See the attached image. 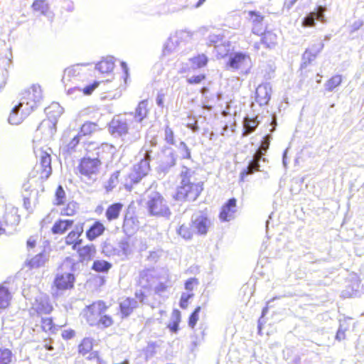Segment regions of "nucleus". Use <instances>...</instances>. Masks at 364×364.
Returning a JSON list of instances; mask_svg holds the SVG:
<instances>
[{"mask_svg": "<svg viewBox=\"0 0 364 364\" xmlns=\"http://www.w3.org/2000/svg\"><path fill=\"white\" fill-rule=\"evenodd\" d=\"M261 42L267 48H272L277 43V35L272 31H265L262 36Z\"/></svg>", "mask_w": 364, "mask_h": 364, "instance_id": "f704fd0d", "label": "nucleus"}, {"mask_svg": "<svg viewBox=\"0 0 364 364\" xmlns=\"http://www.w3.org/2000/svg\"><path fill=\"white\" fill-rule=\"evenodd\" d=\"M270 100V95L265 86L259 85L255 91V100L260 105H266Z\"/></svg>", "mask_w": 364, "mask_h": 364, "instance_id": "cd10ccee", "label": "nucleus"}, {"mask_svg": "<svg viewBox=\"0 0 364 364\" xmlns=\"http://www.w3.org/2000/svg\"><path fill=\"white\" fill-rule=\"evenodd\" d=\"M111 134L118 136H122L128 133V125L126 122L113 119L109 126Z\"/></svg>", "mask_w": 364, "mask_h": 364, "instance_id": "412c9836", "label": "nucleus"}, {"mask_svg": "<svg viewBox=\"0 0 364 364\" xmlns=\"http://www.w3.org/2000/svg\"><path fill=\"white\" fill-rule=\"evenodd\" d=\"M206 79V75L200 73L193 75L186 80L188 85H199L201 84Z\"/></svg>", "mask_w": 364, "mask_h": 364, "instance_id": "8fccbe9b", "label": "nucleus"}, {"mask_svg": "<svg viewBox=\"0 0 364 364\" xmlns=\"http://www.w3.org/2000/svg\"><path fill=\"white\" fill-rule=\"evenodd\" d=\"M164 134H165V137H164L165 141L169 144H174L176 141H175L174 134H173V130L170 127H166L164 130Z\"/></svg>", "mask_w": 364, "mask_h": 364, "instance_id": "5fc2aeb1", "label": "nucleus"}, {"mask_svg": "<svg viewBox=\"0 0 364 364\" xmlns=\"http://www.w3.org/2000/svg\"><path fill=\"white\" fill-rule=\"evenodd\" d=\"M342 82V76L336 75L331 77L324 85L325 89L328 92H332L336 87H338Z\"/></svg>", "mask_w": 364, "mask_h": 364, "instance_id": "79ce46f5", "label": "nucleus"}, {"mask_svg": "<svg viewBox=\"0 0 364 364\" xmlns=\"http://www.w3.org/2000/svg\"><path fill=\"white\" fill-rule=\"evenodd\" d=\"M124 205L122 203H114L109 205L105 211V217L107 221L111 222L119 219Z\"/></svg>", "mask_w": 364, "mask_h": 364, "instance_id": "b1692460", "label": "nucleus"}, {"mask_svg": "<svg viewBox=\"0 0 364 364\" xmlns=\"http://www.w3.org/2000/svg\"><path fill=\"white\" fill-rule=\"evenodd\" d=\"M105 146L94 142L85 148V154L78 161L76 174L81 179L95 180L100 173L104 157Z\"/></svg>", "mask_w": 364, "mask_h": 364, "instance_id": "f257e3e1", "label": "nucleus"}, {"mask_svg": "<svg viewBox=\"0 0 364 364\" xmlns=\"http://www.w3.org/2000/svg\"><path fill=\"white\" fill-rule=\"evenodd\" d=\"M99 130L97 123L85 122L80 128L79 134L81 136H90Z\"/></svg>", "mask_w": 364, "mask_h": 364, "instance_id": "473e14b6", "label": "nucleus"}, {"mask_svg": "<svg viewBox=\"0 0 364 364\" xmlns=\"http://www.w3.org/2000/svg\"><path fill=\"white\" fill-rule=\"evenodd\" d=\"M346 331V328H343V325L341 324L338 329V331L336 333V339L338 341H341L343 339H345L346 338V336H345V332Z\"/></svg>", "mask_w": 364, "mask_h": 364, "instance_id": "680f3d73", "label": "nucleus"}, {"mask_svg": "<svg viewBox=\"0 0 364 364\" xmlns=\"http://www.w3.org/2000/svg\"><path fill=\"white\" fill-rule=\"evenodd\" d=\"M31 7L33 11L38 12L42 15H46L49 11V6L46 0H35Z\"/></svg>", "mask_w": 364, "mask_h": 364, "instance_id": "ea45409f", "label": "nucleus"}, {"mask_svg": "<svg viewBox=\"0 0 364 364\" xmlns=\"http://www.w3.org/2000/svg\"><path fill=\"white\" fill-rule=\"evenodd\" d=\"M93 348V340L90 338H84L82 339L77 346V352L80 355L85 356L88 355L87 359L91 360H100V353L98 351H92Z\"/></svg>", "mask_w": 364, "mask_h": 364, "instance_id": "ddd939ff", "label": "nucleus"}, {"mask_svg": "<svg viewBox=\"0 0 364 364\" xmlns=\"http://www.w3.org/2000/svg\"><path fill=\"white\" fill-rule=\"evenodd\" d=\"M150 160L151 157L149 153L146 151L144 158L134 166L132 171L126 178L124 188L127 191H130L134 186L139 183L143 178L148 175L150 171Z\"/></svg>", "mask_w": 364, "mask_h": 364, "instance_id": "423d86ee", "label": "nucleus"}, {"mask_svg": "<svg viewBox=\"0 0 364 364\" xmlns=\"http://www.w3.org/2000/svg\"><path fill=\"white\" fill-rule=\"evenodd\" d=\"M192 227L195 233L199 235H205L208 233L211 225V220L206 213L197 215L191 220Z\"/></svg>", "mask_w": 364, "mask_h": 364, "instance_id": "f8f14e48", "label": "nucleus"}, {"mask_svg": "<svg viewBox=\"0 0 364 364\" xmlns=\"http://www.w3.org/2000/svg\"><path fill=\"white\" fill-rule=\"evenodd\" d=\"M178 149L180 150L182 159H191V151L184 142H181Z\"/></svg>", "mask_w": 364, "mask_h": 364, "instance_id": "4d7b16f0", "label": "nucleus"}, {"mask_svg": "<svg viewBox=\"0 0 364 364\" xmlns=\"http://www.w3.org/2000/svg\"><path fill=\"white\" fill-rule=\"evenodd\" d=\"M14 354L11 349L0 348V364H11L13 361Z\"/></svg>", "mask_w": 364, "mask_h": 364, "instance_id": "a19ab883", "label": "nucleus"}, {"mask_svg": "<svg viewBox=\"0 0 364 364\" xmlns=\"http://www.w3.org/2000/svg\"><path fill=\"white\" fill-rule=\"evenodd\" d=\"M87 80L85 70L79 65H73L65 69L62 81L65 85L83 83Z\"/></svg>", "mask_w": 364, "mask_h": 364, "instance_id": "1a4fd4ad", "label": "nucleus"}, {"mask_svg": "<svg viewBox=\"0 0 364 364\" xmlns=\"http://www.w3.org/2000/svg\"><path fill=\"white\" fill-rule=\"evenodd\" d=\"M101 82L94 81L92 83L86 85L82 88H79L78 90L84 95H91L97 87L100 85Z\"/></svg>", "mask_w": 364, "mask_h": 364, "instance_id": "49530a36", "label": "nucleus"}, {"mask_svg": "<svg viewBox=\"0 0 364 364\" xmlns=\"http://www.w3.org/2000/svg\"><path fill=\"white\" fill-rule=\"evenodd\" d=\"M176 36L179 39L177 43H187L191 38V33L186 31H181L176 33Z\"/></svg>", "mask_w": 364, "mask_h": 364, "instance_id": "603ef678", "label": "nucleus"}, {"mask_svg": "<svg viewBox=\"0 0 364 364\" xmlns=\"http://www.w3.org/2000/svg\"><path fill=\"white\" fill-rule=\"evenodd\" d=\"M74 251H76L80 262H87L95 257L97 250L95 244L87 243L84 245L78 246Z\"/></svg>", "mask_w": 364, "mask_h": 364, "instance_id": "2eb2a0df", "label": "nucleus"}, {"mask_svg": "<svg viewBox=\"0 0 364 364\" xmlns=\"http://www.w3.org/2000/svg\"><path fill=\"white\" fill-rule=\"evenodd\" d=\"M78 210V205L76 202H68L60 211V215L64 217H72L76 215Z\"/></svg>", "mask_w": 364, "mask_h": 364, "instance_id": "e433bc0d", "label": "nucleus"}, {"mask_svg": "<svg viewBox=\"0 0 364 364\" xmlns=\"http://www.w3.org/2000/svg\"><path fill=\"white\" fill-rule=\"evenodd\" d=\"M324 15L320 12H311L309 13L303 19L302 26L304 27H312L315 25V21H322L323 20Z\"/></svg>", "mask_w": 364, "mask_h": 364, "instance_id": "7c9ffc66", "label": "nucleus"}, {"mask_svg": "<svg viewBox=\"0 0 364 364\" xmlns=\"http://www.w3.org/2000/svg\"><path fill=\"white\" fill-rule=\"evenodd\" d=\"M81 137L82 136L79 133L75 136L67 144V150L69 151H74L79 144Z\"/></svg>", "mask_w": 364, "mask_h": 364, "instance_id": "864d4df0", "label": "nucleus"}, {"mask_svg": "<svg viewBox=\"0 0 364 364\" xmlns=\"http://www.w3.org/2000/svg\"><path fill=\"white\" fill-rule=\"evenodd\" d=\"M249 14L251 17H254V22H261L263 20V16L256 11H250Z\"/></svg>", "mask_w": 364, "mask_h": 364, "instance_id": "0e129e2a", "label": "nucleus"}, {"mask_svg": "<svg viewBox=\"0 0 364 364\" xmlns=\"http://www.w3.org/2000/svg\"><path fill=\"white\" fill-rule=\"evenodd\" d=\"M21 218L18 208L8 205L0 193V235L7 231L14 230L21 222Z\"/></svg>", "mask_w": 364, "mask_h": 364, "instance_id": "39448f33", "label": "nucleus"}, {"mask_svg": "<svg viewBox=\"0 0 364 364\" xmlns=\"http://www.w3.org/2000/svg\"><path fill=\"white\" fill-rule=\"evenodd\" d=\"M106 230L105 225L100 220H95L85 231V236L88 241H94L104 235Z\"/></svg>", "mask_w": 364, "mask_h": 364, "instance_id": "6ab92c4d", "label": "nucleus"}, {"mask_svg": "<svg viewBox=\"0 0 364 364\" xmlns=\"http://www.w3.org/2000/svg\"><path fill=\"white\" fill-rule=\"evenodd\" d=\"M13 296L11 291L4 286V284H0V312L8 309L12 301Z\"/></svg>", "mask_w": 364, "mask_h": 364, "instance_id": "4be33fe9", "label": "nucleus"}, {"mask_svg": "<svg viewBox=\"0 0 364 364\" xmlns=\"http://www.w3.org/2000/svg\"><path fill=\"white\" fill-rule=\"evenodd\" d=\"M181 322V312L174 309L171 311V320L167 324L166 327L172 333H177L180 329L179 325Z\"/></svg>", "mask_w": 364, "mask_h": 364, "instance_id": "393cba45", "label": "nucleus"}, {"mask_svg": "<svg viewBox=\"0 0 364 364\" xmlns=\"http://www.w3.org/2000/svg\"><path fill=\"white\" fill-rule=\"evenodd\" d=\"M21 105L22 102L21 101L18 105L14 107V108H16L18 116L19 118H21L22 122L33 111V109L27 105Z\"/></svg>", "mask_w": 364, "mask_h": 364, "instance_id": "37998d69", "label": "nucleus"}, {"mask_svg": "<svg viewBox=\"0 0 364 364\" xmlns=\"http://www.w3.org/2000/svg\"><path fill=\"white\" fill-rule=\"evenodd\" d=\"M109 306L102 300L93 301L85 307L82 315L90 326L98 328H108L113 325L114 320L109 315L105 314Z\"/></svg>", "mask_w": 364, "mask_h": 364, "instance_id": "7ed1b4c3", "label": "nucleus"}, {"mask_svg": "<svg viewBox=\"0 0 364 364\" xmlns=\"http://www.w3.org/2000/svg\"><path fill=\"white\" fill-rule=\"evenodd\" d=\"M38 235L30 236L26 241V247L28 250H33L35 248L38 242Z\"/></svg>", "mask_w": 364, "mask_h": 364, "instance_id": "bf43d9fd", "label": "nucleus"}, {"mask_svg": "<svg viewBox=\"0 0 364 364\" xmlns=\"http://www.w3.org/2000/svg\"><path fill=\"white\" fill-rule=\"evenodd\" d=\"M250 60L248 55L237 52L230 57L226 63V67L232 70H238L244 68Z\"/></svg>", "mask_w": 364, "mask_h": 364, "instance_id": "f3484780", "label": "nucleus"}, {"mask_svg": "<svg viewBox=\"0 0 364 364\" xmlns=\"http://www.w3.org/2000/svg\"><path fill=\"white\" fill-rule=\"evenodd\" d=\"M40 327L46 333H55L58 330L57 325L55 324L52 317L42 318Z\"/></svg>", "mask_w": 364, "mask_h": 364, "instance_id": "72a5a7b5", "label": "nucleus"}, {"mask_svg": "<svg viewBox=\"0 0 364 364\" xmlns=\"http://www.w3.org/2000/svg\"><path fill=\"white\" fill-rule=\"evenodd\" d=\"M146 208L149 215L153 217L167 218L171 215L168 202L158 192H154L149 196L146 202Z\"/></svg>", "mask_w": 364, "mask_h": 364, "instance_id": "0eeeda50", "label": "nucleus"}, {"mask_svg": "<svg viewBox=\"0 0 364 364\" xmlns=\"http://www.w3.org/2000/svg\"><path fill=\"white\" fill-rule=\"evenodd\" d=\"M112 267V264L105 260H95L92 269L97 272H107Z\"/></svg>", "mask_w": 364, "mask_h": 364, "instance_id": "58836bf2", "label": "nucleus"}, {"mask_svg": "<svg viewBox=\"0 0 364 364\" xmlns=\"http://www.w3.org/2000/svg\"><path fill=\"white\" fill-rule=\"evenodd\" d=\"M259 122L257 120V117H246L243 121V132L242 135L247 136L253 132L259 125Z\"/></svg>", "mask_w": 364, "mask_h": 364, "instance_id": "bb28decb", "label": "nucleus"}, {"mask_svg": "<svg viewBox=\"0 0 364 364\" xmlns=\"http://www.w3.org/2000/svg\"><path fill=\"white\" fill-rule=\"evenodd\" d=\"M237 199L231 198L228 199L222 206L219 213V218L222 221H229L234 218L237 213Z\"/></svg>", "mask_w": 364, "mask_h": 364, "instance_id": "4468645a", "label": "nucleus"}, {"mask_svg": "<svg viewBox=\"0 0 364 364\" xmlns=\"http://www.w3.org/2000/svg\"><path fill=\"white\" fill-rule=\"evenodd\" d=\"M323 44L322 43H319L316 45L312 46L310 48L306 49L302 55L301 69L305 68L307 65L314 60L317 54L323 49Z\"/></svg>", "mask_w": 364, "mask_h": 364, "instance_id": "aec40b11", "label": "nucleus"}, {"mask_svg": "<svg viewBox=\"0 0 364 364\" xmlns=\"http://www.w3.org/2000/svg\"><path fill=\"white\" fill-rule=\"evenodd\" d=\"M201 311V307L200 306H196L194 310L189 315L188 318V326L193 329L195 328L197 322L199 320V313Z\"/></svg>", "mask_w": 364, "mask_h": 364, "instance_id": "a18cd8bd", "label": "nucleus"}, {"mask_svg": "<svg viewBox=\"0 0 364 364\" xmlns=\"http://www.w3.org/2000/svg\"><path fill=\"white\" fill-rule=\"evenodd\" d=\"M21 105L22 102L21 101L18 105L14 107V108H16L18 116L19 118H21L22 122L33 111V109L27 105Z\"/></svg>", "mask_w": 364, "mask_h": 364, "instance_id": "c03bdc74", "label": "nucleus"}, {"mask_svg": "<svg viewBox=\"0 0 364 364\" xmlns=\"http://www.w3.org/2000/svg\"><path fill=\"white\" fill-rule=\"evenodd\" d=\"M194 294L193 293H183L181 294L179 300V306L182 309H186L188 307L189 300L193 298Z\"/></svg>", "mask_w": 364, "mask_h": 364, "instance_id": "09e8293b", "label": "nucleus"}, {"mask_svg": "<svg viewBox=\"0 0 364 364\" xmlns=\"http://www.w3.org/2000/svg\"><path fill=\"white\" fill-rule=\"evenodd\" d=\"M75 282V275L68 272H59L55 276L52 284V288L56 291H65L74 288Z\"/></svg>", "mask_w": 364, "mask_h": 364, "instance_id": "9d476101", "label": "nucleus"}, {"mask_svg": "<svg viewBox=\"0 0 364 364\" xmlns=\"http://www.w3.org/2000/svg\"><path fill=\"white\" fill-rule=\"evenodd\" d=\"M136 306V301L133 298H126L119 304V311L122 318H127L130 316Z\"/></svg>", "mask_w": 364, "mask_h": 364, "instance_id": "5701e85b", "label": "nucleus"}, {"mask_svg": "<svg viewBox=\"0 0 364 364\" xmlns=\"http://www.w3.org/2000/svg\"><path fill=\"white\" fill-rule=\"evenodd\" d=\"M181 183L173 198L181 202L196 200L203 190V183L194 176V171L185 168L180 173Z\"/></svg>", "mask_w": 364, "mask_h": 364, "instance_id": "f03ea898", "label": "nucleus"}, {"mask_svg": "<svg viewBox=\"0 0 364 364\" xmlns=\"http://www.w3.org/2000/svg\"><path fill=\"white\" fill-rule=\"evenodd\" d=\"M178 235L185 240H191L193 238L195 231L192 227V223H183L176 230Z\"/></svg>", "mask_w": 364, "mask_h": 364, "instance_id": "c85d7f7f", "label": "nucleus"}, {"mask_svg": "<svg viewBox=\"0 0 364 364\" xmlns=\"http://www.w3.org/2000/svg\"><path fill=\"white\" fill-rule=\"evenodd\" d=\"M167 289V285L164 283L159 284L155 288V292L156 294L162 293Z\"/></svg>", "mask_w": 364, "mask_h": 364, "instance_id": "338daca9", "label": "nucleus"}, {"mask_svg": "<svg viewBox=\"0 0 364 364\" xmlns=\"http://www.w3.org/2000/svg\"><path fill=\"white\" fill-rule=\"evenodd\" d=\"M199 285V280L196 277L188 279L184 283V288L189 293L193 291Z\"/></svg>", "mask_w": 364, "mask_h": 364, "instance_id": "de8ad7c7", "label": "nucleus"}, {"mask_svg": "<svg viewBox=\"0 0 364 364\" xmlns=\"http://www.w3.org/2000/svg\"><path fill=\"white\" fill-rule=\"evenodd\" d=\"M53 310V306L49 302H41L39 304L38 312L48 314Z\"/></svg>", "mask_w": 364, "mask_h": 364, "instance_id": "6e6d98bb", "label": "nucleus"}, {"mask_svg": "<svg viewBox=\"0 0 364 364\" xmlns=\"http://www.w3.org/2000/svg\"><path fill=\"white\" fill-rule=\"evenodd\" d=\"M189 62L195 68H201L207 65L208 58L204 53L198 54L189 59Z\"/></svg>", "mask_w": 364, "mask_h": 364, "instance_id": "c9c22d12", "label": "nucleus"}, {"mask_svg": "<svg viewBox=\"0 0 364 364\" xmlns=\"http://www.w3.org/2000/svg\"><path fill=\"white\" fill-rule=\"evenodd\" d=\"M75 331L71 328L63 330L61 332V336L64 340L72 339L75 336Z\"/></svg>", "mask_w": 364, "mask_h": 364, "instance_id": "052dcab7", "label": "nucleus"}, {"mask_svg": "<svg viewBox=\"0 0 364 364\" xmlns=\"http://www.w3.org/2000/svg\"><path fill=\"white\" fill-rule=\"evenodd\" d=\"M261 160L265 161V159L262 156L260 151H256L252 160L250 162L248 166L240 172V178L241 181H244L247 175L260 171L259 162Z\"/></svg>", "mask_w": 364, "mask_h": 364, "instance_id": "dca6fc26", "label": "nucleus"}, {"mask_svg": "<svg viewBox=\"0 0 364 364\" xmlns=\"http://www.w3.org/2000/svg\"><path fill=\"white\" fill-rule=\"evenodd\" d=\"M74 222L73 219L58 218L54 222L50 231L53 235H63L73 226Z\"/></svg>", "mask_w": 364, "mask_h": 364, "instance_id": "a211bd4d", "label": "nucleus"}, {"mask_svg": "<svg viewBox=\"0 0 364 364\" xmlns=\"http://www.w3.org/2000/svg\"><path fill=\"white\" fill-rule=\"evenodd\" d=\"M135 297L139 300V301L143 302L146 298V295L144 291H138L135 293Z\"/></svg>", "mask_w": 364, "mask_h": 364, "instance_id": "774afa93", "label": "nucleus"}, {"mask_svg": "<svg viewBox=\"0 0 364 364\" xmlns=\"http://www.w3.org/2000/svg\"><path fill=\"white\" fill-rule=\"evenodd\" d=\"M46 261V259L43 254H38L26 262V267L29 269H37L43 266Z\"/></svg>", "mask_w": 364, "mask_h": 364, "instance_id": "2f4dec72", "label": "nucleus"}, {"mask_svg": "<svg viewBox=\"0 0 364 364\" xmlns=\"http://www.w3.org/2000/svg\"><path fill=\"white\" fill-rule=\"evenodd\" d=\"M270 142V138L269 136H265L262 141L259 148L257 151H260L262 156H263L265 151L269 149Z\"/></svg>", "mask_w": 364, "mask_h": 364, "instance_id": "13d9d810", "label": "nucleus"}, {"mask_svg": "<svg viewBox=\"0 0 364 364\" xmlns=\"http://www.w3.org/2000/svg\"><path fill=\"white\" fill-rule=\"evenodd\" d=\"M363 21L362 20L355 21L350 26V33H353L357 31L363 26Z\"/></svg>", "mask_w": 364, "mask_h": 364, "instance_id": "e2e57ef3", "label": "nucleus"}, {"mask_svg": "<svg viewBox=\"0 0 364 364\" xmlns=\"http://www.w3.org/2000/svg\"><path fill=\"white\" fill-rule=\"evenodd\" d=\"M55 200L53 204L56 206L65 205L67 199L66 193L61 185H59L55 191Z\"/></svg>", "mask_w": 364, "mask_h": 364, "instance_id": "4c0bfd02", "label": "nucleus"}, {"mask_svg": "<svg viewBox=\"0 0 364 364\" xmlns=\"http://www.w3.org/2000/svg\"><path fill=\"white\" fill-rule=\"evenodd\" d=\"M205 1L206 0H198L196 3L191 2L186 6V7H189L191 9H198L205 2Z\"/></svg>", "mask_w": 364, "mask_h": 364, "instance_id": "69168bd1", "label": "nucleus"}, {"mask_svg": "<svg viewBox=\"0 0 364 364\" xmlns=\"http://www.w3.org/2000/svg\"><path fill=\"white\" fill-rule=\"evenodd\" d=\"M36 163L30 171L28 178L36 182L43 183L48 179L52 174L50 152L39 149L36 152Z\"/></svg>", "mask_w": 364, "mask_h": 364, "instance_id": "20e7f679", "label": "nucleus"}, {"mask_svg": "<svg viewBox=\"0 0 364 364\" xmlns=\"http://www.w3.org/2000/svg\"><path fill=\"white\" fill-rule=\"evenodd\" d=\"M95 68L102 74H109L114 68V62L110 58H103L96 64Z\"/></svg>", "mask_w": 364, "mask_h": 364, "instance_id": "a878e982", "label": "nucleus"}, {"mask_svg": "<svg viewBox=\"0 0 364 364\" xmlns=\"http://www.w3.org/2000/svg\"><path fill=\"white\" fill-rule=\"evenodd\" d=\"M150 107L146 100L140 102L135 110V118L139 122L142 121L149 115Z\"/></svg>", "mask_w": 364, "mask_h": 364, "instance_id": "c756f323", "label": "nucleus"}, {"mask_svg": "<svg viewBox=\"0 0 364 364\" xmlns=\"http://www.w3.org/2000/svg\"><path fill=\"white\" fill-rule=\"evenodd\" d=\"M43 90L39 85H33L22 93L21 105H27L34 109L43 99Z\"/></svg>", "mask_w": 364, "mask_h": 364, "instance_id": "6e6552de", "label": "nucleus"}, {"mask_svg": "<svg viewBox=\"0 0 364 364\" xmlns=\"http://www.w3.org/2000/svg\"><path fill=\"white\" fill-rule=\"evenodd\" d=\"M84 223H77L73 230L69 231L64 237V243L73 250L82 244V235L84 232Z\"/></svg>", "mask_w": 364, "mask_h": 364, "instance_id": "9b49d317", "label": "nucleus"}, {"mask_svg": "<svg viewBox=\"0 0 364 364\" xmlns=\"http://www.w3.org/2000/svg\"><path fill=\"white\" fill-rule=\"evenodd\" d=\"M8 121L11 124L18 125L21 123V118H19L18 116V112H16V108H13L10 112V114L8 118Z\"/></svg>", "mask_w": 364, "mask_h": 364, "instance_id": "3c124183", "label": "nucleus"}]
</instances>
